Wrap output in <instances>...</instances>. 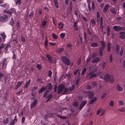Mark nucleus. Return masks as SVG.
Returning a JSON list of instances; mask_svg holds the SVG:
<instances>
[{"label": "nucleus", "mask_w": 125, "mask_h": 125, "mask_svg": "<svg viewBox=\"0 0 125 125\" xmlns=\"http://www.w3.org/2000/svg\"><path fill=\"white\" fill-rule=\"evenodd\" d=\"M21 3V0H17V1L16 2V4L17 5L18 4L19 5H20Z\"/></svg>", "instance_id": "obj_57"}, {"label": "nucleus", "mask_w": 125, "mask_h": 125, "mask_svg": "<svg viewBox=\"0 0 125 125\" xmlns=\"http://www.w3.org/2000/svg\"><path fill=\"white\" fill-rule=\"evenodd\" d=\"M3 12L4 13H7L11 15L13 13H15V10L14 8L10 9H5L3 10Z\"/></svg>", "instance_id": "obj_5"}, {"label": "nucleus", "mask_w": 125, "mask_h": 125, "mask_svg": "<svg viewBox=\"0 0 125 125\" xmlns=\"http://www.w3.org/2000/svg\"><path fill=\"white\" fill-rule=\"evenodd\" d=\"M104 49H102V48H101L99 50V54L101 56H102L103 55V50Z\"/></svg>", "instance_id": "obj_58"}, {"label": "nucleus", "mask_w": 125, "mask_h": 125, "mask_svg": "<svg viewBox=\"0 0 125 125\" xmlns=\"http://www.w3.org/2000/svg\"><path fill=\"white\" fill-rule=\"evenodd\" d=\"M125 32L121 31L119 33L120 35L119 37L121 39H125Z\"/></svg>", "instance_id": "obj_12"}, {"label": "nucleus", "mask_w": 125, "mask_h": 125, "mask_svg": "<svg viewBox=\"0 0 125 125\" xmlns=\"http://www.w3.org/2000/svg\"><path fill=\"white\" fill-rule=\"evenodd\" d=\"M8 16L6 15H3L0 16V24L3 23L8 20Z\"/></svg>", "instance_id": "obj_4"}, {"label": "nucleus", "mask_w": 125, "mask_h": 125, "mask_svg": "<svg viewBox=\"0 0 125 125\" xmlns=\"http://www.w3.org/2000/svg\"><path fill=\"white\" fill-rule=\"evenodd\" d=\"M97 69L94 68L92 69L91 71L88 74H92L94 73L97 71Z\"/></svg>", "instance_id": "obj_31"}, {"label": "nucleus", "mask_w": 125, "mask_h": 125, "mask_svg": "<svg viewBox=\"0 0 125 125\" xmlns=\"http://www.w3.org/2000/svg\"><path fill=\"white\" fill-rule=\"evenodd\" d=\"M66 35V34L64 33H62L60 34V37L62 39L64 38Z\"/></svg>", "instance_id": "obj_34"}, {"label": "nucleus", "mask_w": 125, "mask_h": 125, "mask_svg": "<svg viewBox=\"0 0 125 125\" xmlns=\"http://www.w3.org/2000/svg\"><path fill=\"white\" fill-rule=\"evenodd\" d=\"M20 23L19 22H17L16 24V27L17 28L16 29L17 31H18L20 28Z\"/></svg>", "instance_id": "obj_32"}, {"label": "nucleus", "mask_w": 125, "mask_h": 125, "mask_svg": "<svg viewBox=\"0 0 125 125\" xmlns=\"http://www.w3.org/2000/svg\"><path fill=\"white\" fill-rule=\"evenodd\" d=\"M92 9L93 11H94L95 8V5L93 2L92 3Z\"/></svg>", "instance_id": "obj_54"}, {"label": "nucleus", "mask_w": 125, "mask_h": 125, "mask_svg": "<svg viewBox=\"0 0 125 125\" xmlns=\"http://www.w3.org/2000/svg\"><path fill=\"white\" fill-rule=\"evenodd\" d=\"M100 43L101 44V48L102 49H104L106 47V44L103 41H100Z\"/></svg>", "instance_id": "obj_19"}, {"label": "nucleus", "mask_w": 125, "mask_h": 125, "mask_svg": "<svg viewBox=\"0 0 125 125\" xmlns=\"http://www.w3.org/2000/svg\"><path fill=\"white\" fill-rule=\"evenodd\" d=\"M64 50V49L63 48H59L57 50V52L58 53L61 54L63 51Z\"/></svg>", "instance_id": "obj_24"}, {"label": "nucleus", "mask_w": 125, "mask_h": 125, "mask_svg": "<svg viewBox=\"0 0 125 125\" xmlns=\"http://www.w3.org/2000/svg\"><path fill=\"white\" fill-rule=\"evenodd\" d=\"M52 36L53 37V38L55 40H57L58 39V36L54 33H52Z\"/></svg>", "instance_id": "obj_42"}, {"label": "nucleus", "mask_w": 125, "mask_h": 125, "mask_svg": "<svg viewBox=\"0 0 125 125\" xmlns=\"http://www.w3.org/2000/svg\"><path fill=\"white\" fill-rule=\"evenodd\" d=\"M77 23L78 22L77 21L76 22L75 21L73 23V27L74 28V29L76 31L78 30Z\"/></svg>", "instance_id": "obj_23"}, {"label": "nucleus", "mask_w": 125, "mask_h": 125, "mask_svg": "<svg viewBox=\"0 0 125 125\" xmlns=\"http://www.w3.org/2000/svg\"><path fill=\"white\" fill-rule=\"evenodd\" d=\"M88 11L89 12H90L91 11V8L90 7V3H88Z\"/></svg>", "instance_id": "obj_61"}, {"label": "nucleus", "mask_w": 125, "mask_h": 125, "mask_svg": "<svg viewBox=\"0 0 125 125\" xmlns=\"http://www.w3.org/2000/svg\"><path fill=\"white\" fill-rule=\"evenodd\" d=\"M86 68L85 67L83 68V70L82 71V73L81 74L82 75H83V74L85 72H86Z\"/></svg>", "instance_id": "obj_59"}, {"label": "nucleus", "mask_w": 125, "mask_h": 125, "mask_svg": "<svg viewBox=\"0 0 125 125\" xmlns=\"http://www.w3.org/2000/svg\"><path fill=\"white\" fill-rule=\"evenodd\" d=\"M113 30L115 31H119V26H115L113 27Z\"/></svg>", "instance_id": "obj_33"}, {"label": "nucleus", "mask_w": 125, "mask_h": 125, "mask_svg": "<svg viewBox=\"0 0 125 125\" xmlns=\"http://www.w3.org/2000/svg\"><path fill=\"white\" fill-rule=\"evenodd\" d=\"M78 78L76 80V82H75V84L76 85H77L79 83V80H80V77H78Z\"/></svg>", "instance_id": "obj_62"}, {"label": "nucleus", "mask_w": 125, "mask_h": 125, "mask_svg": "<svg viewBox=\"0 0 125 125\" xmlns=\"http://www.w3.org/2000/svg\"><path fill=\"white\" fill-rule=\"evenodd\" d=\"M37 103V99H36L33 101L31 102L30 106V108L31 109L33 108L36 105Z\"/></svg>", "instance_id": "obj_10"}, {"label": "nucleus", "mask_w": 125, "mask_h": 125, "mask_svg": "<svg viewBox=\"0 0 125 125\" xmlns=\"http://www.w3.org/2000/svg\"><path fill=\"white\" fill-rule=\"evenodd\" d=\"M58 28L59 29H61L63 28L64 25V24L62 21H60L58 23Z\"/></svg>", "instance_id": "obj_16"}, {"label": "nucleus", "mask_w": 125, "mask_h": 125, "mask_svg": "<svg viewBox=\"0 0 125 125\" xmlns=\"http://www.w3.org/2000/svg\"><path fill=\"white\" fill-rule=\"evenodd\" d=\"M47 18H46L43 20V21L41 20L42 24V26L44 27L46 25L47 23Z\"/></svg>", "instance_id": "obj_21"}, {"label": "nucleus", "mask_w": 125, "mask_h": 125, "mask_svg": "<svg viewBox=\"0 0 125 125\" xmlns=\"http://www.w3.org/2000/svg\"><path fill=\"white\" fill-rule=\"evenodd\" d=\"M87 33L89 34V35H91L92 34V31H90L89 29H88L87 31Z\"/></svg>", "instance_id": "obj_64"}, {"label": "nucleus", "mask_w": 125, "mask_h": 125, "mask_svg": "<svg viewBox=\"0 0 125 125\" xmlns=\"http://www.w3.org/2000/svg\"><path fill=\"white\" fill-rule=\"evenodd\" d=\"M120 47V45L118 44H116L115 47V50L119 51Z\"/></svg>", "instance_id": "obj_53"}, {"label": "nucleus", "mask_w": 125, "mask_h": 125, "mask_svg": "<svg viewBox=\"0 0 125 125\" xmlns=\"http://www.w3.org/2000/svg\"><path fill=\"white\" fill-rule=\"evenodd\" d=\"M30 84L27 83V82H26L25 84V85L23 87V88L24 89H26L27 88L29 85H30Z\"/></svg>", "instance_id": "obj_45"}, {"label": "nucleus", "mask_w": 125, "mask_h": 125, "mask_svg": "<svg viewBox=\"0 0 125 125\" xmlns=\"http://www.w3.org/2000/svg\"><path fill=\"white\" fill-rule=\"evenodd\" d=\"M97 99V98L95 97L94 99H92L89 102V104H93V103L95 102Z\"/></svg>", "instance_id": "obj_37"}, {"label": "nucleus", "mask_w": 125, "mask_h": 125, "mask_svg": "<svg viewBox=\"0 0 125 125\" xmlns=\"http://www.w3.org/2000/svg\"><path fill=\"white\" fill-rule=\"evenodd\" d=\"M88 96L89 99H92L94 97V94H88Z\"/></svg>", "instance_id": "obj_56"}, {"label": "nucleus", "mask_w": 125, "mask_h": 125, "mask_svg": "<svg viewBox=\"0 0 125 125\" xmlns=\"http://www.w3.org/2000/svg\"><path fill=\"white\" fill-rule=\"evenodd\" d=\"M110 105L111 107H113L114 105V103L113 101H110L109 104Z\"/></svg>", "instance_id": "obj_63"}, {"label": "nucleus", "mask_w": 125, "mask_h": 125, "mask_svg": "<svg viewBox=\"0 0 125 125\" xmlns=\"http://www.w3.org/2000/svg\"><path fill=\"white\" fill-rule=\"evenodd\" d=\"M110 12L113 15L117 14V9L114 7H112L110 10Z\"/></svg>", "instance_id": "obj_9"}, {"label": "nucleus", "mask_w": 125, "mask_h": 125, "mask_svg": "<svg viewBox=\"0 0 125 125\" xmlns=\"http://www.w3.org/2000/svg\"><path fill=\"white\" fill-rule=\"evenodd\" d=\"M81 69L79 70V69H77L76 71H75L73 73V74L74 75H76L77 74V77H80V71Z\"/></svg>", "instance_id": "obj_15"}, {"label": "nucleus", "mask_w": 125, "mask_h": 125, "mask_svg": "<svg viewBox=\"0 0 125 125\" xmlns=\"http://www.w3.org/2000/svg\"><path fill=\"white\" fill-rule=\"evenodd\" d=\"M46 87L47 90L45 92L44 94H47L48 92H49L51 91L52 87V85L51 83H49L47 84Z\"/></svg>", "instance_id": "obj_6"}, {"label": "nucleus", "mask_w": 125, "mask_h": 125, "mask_svg": "<svg viewBox=\"0 0 125 125\" xmlns=\"http://www.w3.org/2000/svg\"><path fill=\"white\" fill-rule=\"evenodd\" d=\"M116 89L118 91H122L123 90L122 87L119 84L117 85Z\"/></svg>", "instance_id": "obj_29"}, {"label": "nucleus", "mask_w": 125, "mask_h": 125, "mask_svg": "<svg viewBox=\"0 0 125 125\" xmlns=\"http://www.w3.org/2000/svg\"><path fill=\"white\" fill-rule=\"evenodd\" d=\"M99 46L98 44L95 42H92L90 46L92 47H97Z\"/></svg>", "instance_id": "obj_22"}, {"label": "nucleus", "mask_w": 125, "mask_h": 125, "mask_svg": "<svg viewBox=\"0 0 125 125\" xmlns=\"http://www.w3.org/2000/svg\"><path fill=\"white\" fill-rule=\"evenodd\" d=\"M11 46L9 44H7L5 48V50L7 52L8 48H10L11 47Z\"/></svg>", "instance_id": "obj_46"}, {"label": "nucleus", "mask_w": 125, "mask_h": 125, "mask_svg": "<svg viewBox=\"0 0 125 125\" xmlns=\"http://www.w3.org/2000/svg\"><path fill=\"white\" fill-rule=\"evenodd\" d=\"M9 122V120L8 118H6L5 119H4L3 121V123L5 125L7 124Z\"/></svg>", "instance_id": "obj_36"}, {"label": "nucleus", "mask_w": 125, "mask_h": 125, "mask_svg": "<svg viewBox=\"0 0 125 125\" xmlns=\"http://www.w3.org/2000/svg\"><path fill=\"white\" fill-rule=\"evenodd\" d=\"M0 35L2 38L3 40V41H5V39L6 37V36L5 35L4 32H3L2 33H1L0 34Z\"/></svg>", "instance_id": "obj_28"}, {"label": "nucleus", "mask_w": 125, "mask_h": 125, "mask_svg": "<svg viewBox=\"0 0 125 125\" xmlns=\"http://www.w3.org/2000/svg\"><path fill=\"white\" fill-rule=\"evenodd\" d=\"M72 105L74 106L77 107L79 105V102L77 101H74Z\"/></svg>", "instance_id": "obj_39"}, {"label": "nucleus", "mask_w": 125, "mask_h": 125, "mask_svg": "<svg viewBox=\"0 0 125 125\" xmlns=\"http://www.w3.org/2000/svg\"><path fill=\"white\" fill-rule=\"evenodd\" d=\"M86 88L88 90H90L92 89V87L91 85L88 84L86 86Z\"/></svg>", "instance_id": "obj_48"}, {"label": "nucleus", "mask_w": 125, "mask_h": 125, "mask_svg": "<svg viewBox=\"0 0 125 125\" xmlns=\"http://www.w3.org/2000/svg\"><path fill=\"white\" fill-rule=\"evenodd\" d=\"M110 7V6L109 4H107L104 7L103 10V12L104 13H106L109 7Z\"/></svg>", "instance_id": "obj_14"}, {"label": "nucleus", "mask_w": 125, "mask_h": 125, "mask_svg": "<svg viewBox=\"0 0 125 125\" xmlns=\"http://www.w3.org/2000/svg\"><path fill=\"white\" fill-rule=\"evenodd\" d=\"M123 48L122 47H121V49L120 52H119V51H118L115 50V54H117L118 53H119V54L120 56H122L123 54Z\"/></svg>", "instance_id": "obj_17"}, {"label": "nucleus", "mask_w": 125, "mask_h": 125, "mask_svg": "<svg viewBox=\"0 0 125 125\" xmlns=\"http://www.w3.org/2000/svg\"><path fill=\"white\" fill-rule=\"evenodd\" d=\"M125 30V28L124 27H121L119 26V31H123Z\"/></svg>", "instance_id": "obj_52"}, {"label": "nucleus", "mask_w": 125, "mask_h": 125, "mask_svg": "<svg viewBox=\"0 0 125 125\" xmlns=\"http://www.w3.org/2000/svg\"><path fill=\"white\" fill-rule=\"evenodd\" d=\"M52 73L51 70L49 71L48 74V76L49 77H51V75L52 74Z\"/></svg>", "instance_id": "obj_55"}, {"label": "nucleus", "mask_w": 125, "mask_h": 125, "mask_svg": "<svg viewBox=\"0 0 125 125\" xmlns=\"http://www.w3.org/2000/svg\"><path fill=\"white\" fill-rule=\"evenodd\" d=\"M21 84L20 83V81H19L17 82V84L16 85L14 89L17 90L21 85Z\"/></svg>", "instance_id": "obj_26"}, {"label": "nucleus", "mask_w": 125, "mask_h": 125, "mask_svg": "<svg viewBox=\"0 0 125 125\" xmlns=\"http://www.w3.org/2000/svg\"><path fill=\"white\" fill-rule=\"evenodd\" d=\"M61 59L66 65L68 66L70 65L71 61L67 57L65 56H62L61 58Z\"/></svg>", "instance_id": "obj_2"}, {"label": "nucleus", "mask_w": 125, "mask_h": 125, "mask_svg": "<svg viewBox=\"0 0 125 125\" xmlns=\"http://www.w3.org/2000/svg\"><path fill=\"white\" fill-rule=\"evenodd\" d=\"M54 3V5L56 8H58L59 7L58 2L57 0H53Z\"/></svg>", "instance_id": "obj_27"}, {"label": "nucleus", "mask_w": 125, "mask_h": 125, "mask_svg": "<svg viewBox=\"0 0 125 125\" xmlns=\"http://www.w3.org/2000/svg\"><path fill=\"white\" fill-rule=\"evenodd\" d=\"M86 102L84 100L81 103L80 106L79 107V109L80 110H81L83 108V107L86 104Z\"/></svg>", "instance_id": "obj_18"}, {"label": "nucleus", "mask_w": 125, "mask_h": 125, "mask_svg": "<svg viewBox=\"0 0 125 125\" xmlns=\"http://www.w3.org/2000/svg\"><path fill=\"white\" fill-rule=\"evenodd\" d=\"M111 43L110 42H108L107 45V51L108 52H109L110 51V49L111 48Z\"/></svg>", "instance_id": "obj_20"}, {"label": "nucleus", "mask_w": 125, "mask_h": 125, "mask_svg": "<svg viewBox=\"0 0 125 125\" xmlns=\"http://www.w3.org/2000/svg\"><path fill=\"white\" fill-rule=\"evenodd\" d=\"M12 52L13 54V55L12 57L13 59H14V60H15L16 58V55L15 54V52L14 51H12Z\"/></svg>", "instance_id": "obj_43"}, {"label": "nucleus", "mask_w": 125, "mask_h": 125, "mask_svg": "<svg viewBox=\"0 0 125 125\" xmlns=\"http://www.w3.org/2000/svg\"><path fill=\"white\" fill-rule=\"evenodd\" d=\"M103 19L102 18V17H100V27H102V29H103V27H102V25L103 24Z\"/></svg>", "instance_id": "obj_41"}, {"label": "nucleus", "mask_w": 125, "mask_h": 125, "mask_svg": "<svg viewBox=\"0 0 125 125\" xmlns=\"http://www.w3.org/2000/svg\"><path fill=\"white\" fill-rule=\"evenodd\" d=\"M46 56L50 63H52L54 61V60L53 59L52 57L50 55L46 54Z\"/></svg>", "instance_id": "obj_8"}, {"label": "nucleus", "mask_w": 125, "mask_h": 125, "mask_svg": "<svg viewBox=\"0 0 125 125\" xmlns=\"http://www.w3.org/2000/svg\"><path fill=\"white\" fill-rule=\"evenodd\" d=\"M106 63L105 62H103L102 64V69H104L105 68Z\"/></svg>", "instance_id": "obj_49"}, {"label": "nucleus", "mask_w": 125, "mask_h": 125, "mask_svg": "<svg viewBox=\"0 0 125 125\" xmlns=\"http://www.w3.org/2000/svg\"><path fill=\"white\" fill-rule=\"evenodd\" d=\"M72 47V45L70 43H68L66 47L69 48V49H71Z\"/></svg>", "instance_id": "obj_50"}, {"label": "nucleus", "mask_w": 125, "mask_h": 125, "mask_svg": "<svg viewBox=\"0 0 125 125\" xmlns=\"http://www.w3.org/2000/svg\"><path fill=\"white\" fill-rule=\"evenodd\" d=\"M46 89V87H42L41 88L40 90L39 91V93H41L43 92Z\"/></svg>", "instance_id": "obj_30"}, {"label": "nucleus", "mask_w": 125, "mask_h": 125, "mask_svg": "<svg viewBox=\"0 0 125 125\" xmlns=\"http://www.w3.org/2000/svg\"><path fill=\"white\" fill-rule=\"evenodd\" d=\"M100 59L98 57H97L94 58L92 61V63H97L100 61Z\"/></svg>", "instance_id": "obj_13"}, {"label": "nucleus", "mask_w": 125, "mask_h": 125, "mask_svg": "<svg viewBox=\"0 0 125 125\" xmlns=\"http://www.w3.org/2000/svg\"><path fill=\"white\" fill-rule=\"evenodd\" d=\"M96 55V52H93L92 54V58H94Z\"/></svg>", "instance_id": "obj_60"}, {"label": "nucleus", "mask_w": 125, "mask_h": 125, "mask_svg": "<svg viewBox=\"0 0 125 125\" xmlns=\"http://www.w3.org/2000/svg\"><path fill=\"white\" fill-rule=\"evenodd\" d=\"M36 67L38 70H40L42 68L41 65V64H37L36 65Z\"/></svg>", "instance_id": "obj_51"}, {"label": "nucleus", "mask_w": 125, "mask_h": 125, "mask_svg": "<svg viewBox=\"0 0 125 125\" xmlns=\"http://www.w3.org/2000/svg\"><path fill=\"white\" fill-rule=\"evenodd\" d=\"M57 116L59 118H61L62 119H67V117L65 116H62V115H59L58 114Z\"/></svg>", "instance_id": "obj_35"}, {"label": "nucleus", "mask_w": 125, "mask_h": 125, "mask_svg": "<svg viewBox=\"0 0 125 125\" xmlns=\"http://www.w3.org/2000/svg\"><path fill=\"white\" fill-rule=\"evenodd\" d=\"M104 80L105 82H110V83H113L114 81V78L113 75H110L108 74H106L105 75Z\"/></svg>", "instance_id": "obj_1"}, {"label": "nucleus", "mask_w": 125, "mask_h": 125, "mask_svg": "<svg viewBox=\"0 0 125 125\" xmlns=\"http://www.w3.org/2000/svg\"><path fill=\"white\" fill-rule=\"evenodd\" d=\"M91 84L95 88L96 87V86L97 85V83L95 82H91Z\"/></svg>", "instance_id": "obj_47"}, {"label": "nucleus", "mask_w": 125, "mask_h": 125, "mask_svg": "<svg viewBox=\"0 0 125 125\" xmlns=\"http://www.w3.org/2000/svg\"><path fill=\"white\" fill-rule=\"evenodd\" d=\"M91 23L92 24V26L94 27L96 25V22L95 20L93 19H91Z\"/></svg>", "instance_id": "obj_25"}, {"label": "nucleus", "mask_w": 125, "mask_h": 125, "mask_svg": "<svg viewBox=\"0 0 125 125\" xmlns=\"http://www.w3.org/2000/svg\"><path fill=\"white\" fill-rule=\"evenodd\" d=\"M75 88L74 85H73L72 87H70L68 88H65L63 93L62 94H64L66 93L67 92H70L71 91L73 90Z\"/></svg>", "instance_id": "obj_7"}, {"label": "nucleus", "mask_w": 125, "mask_h": 125, "mask_svg": "<svg viewBox=\"0 0 125 125\" xmlns=\"http://www.w3.org/2000/svg\"><path fill=\"white\" fill-rule=\"evenodd\" d=\"M89 75H90V76L89 77V79H92L93 78L96 77V73H93V74Z\"/></svg>", "instance_id": "obj_38"}, {"label": "nucleus", "mask_w": 125, "mask_h": 125, "mask_svg": "<svg viewBox=\"0 0 125 125\" xmlns=\"http://www.w3.org/2000/svg\"><path fill=\"white\" fill-rule=\"evenodd\" d=\"M9 22L10 24L12 26L14 24V21L12 18H11V20Z\"/></svg>", "instance_id": "obj_44"}, {"label": "nucleus", "mask_w": 125, "mask_h": 125, "mask_svg": "<svg viewBox=\"0 0 125 125\" xmlns=\"http://www.w3.org/2000/svg\"><path fill=\"white\" fill-rule=\"evenodd\" d=\"M47 94H44V97H46V98L47 99L46 102H47L50 100L52 97V95L51 94H49L47 96Z\"/></svg>", "instance_id": "obj_11"}, {"label": "nucleus", "mask_w": 125, "mask_h": 125, "mask_svg": "<svg viewBox=\"0 0 125 125\" xmlns=\"http://www.w3.org/2000/svg\"><path fill=\"white\" fill-rule=\"evenodd\" d=\"M34 14V13L33 11H32L29 15V18L30 19H32Z\"/></svg>", "instance_id": "obj_40"}, {"label": "nucleus", "mask_w": 125, "mask_h": 125, "mask_svg": "<svg viewBox=\"0 0 125 125\" xmlns=\"http://www.w3.org/2000/svg\"><path fill=\"white\" fill-rule=\"evenodd\" d=\"M65 86L63 84H60L58 87L57 94H61L65 89Z\"/></svg>", "instance_id": "obj_3"}]
</instances>
